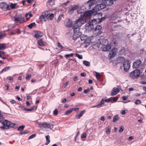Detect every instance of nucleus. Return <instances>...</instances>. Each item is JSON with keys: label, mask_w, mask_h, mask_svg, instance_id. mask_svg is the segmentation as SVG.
Segmentation results:
<instances>
[{"label": "nucleus", "mask_w": 146, "mask_h": 146, "mask_svg": "<svg viewBox=\"0 0 146 146\" xmlns=\"http://www.w3.org/2000/svg\"><path fill=\"white\" fill-rule=\"evenodd\" d=\"M86 19H78L73 25L72 29H73L74 36L77 38L79 37L81 35L82 33L80 31L79 27L84 24L86 22Z\"/></svg>", "instance_id": "1"}, {"label": "nucleus", "mask_w": 146, "mask_h": 146, "mask_svg": "<svg viewBox=\"0 0 146 146\" xmlns=\"http://www.w3.org/2000/svg\"><path fill=\"white\" fill-rule=\"evenodd\" d=\"M15 124L7 120L2 119L0 120V128L2 129H8L9 127H13Z\"/></svg>", "instance_id": "2"}, {"label": "nucleus", "mask_w": 146, "mask_h": 146, "mask_svg": "<svg viewBox=\"0 0 146 146\" xmlns=\"http://www.w3.org/2000/svg\"><path fill=\"white\" fill-rule=\"evenodd\" d=\"M77 13L81 16V17L79 18H84V17L91 18L93 16H94V13L95 11H94L91 10L84 13L83 12V10L81 9L80 10L78 11Z\"/></svg>", "instance_id": "3"}, {"label": "nucleus", "mask_w": 146, "mask_h": 146, "mask_svg": "<svg viewBox=\"0 0 146 146\" xmlns=\"http://www.w3.org/2000/svg\"><path fill=\"white\" fill-rule=\"evenodd\" d=\"M8 28L9 29L7 30V31L10 30L11 29H12L10 33V34L11 35L20 34L21 33L20 27H16L13 25H10L9 26Z\"/></svg>", "instance_id": "4"}, {"label": "nucleus", "mask_w": 146, "mask_h": 146, "mask_svg": "<svg viewBox=\"0 0 146 146\" xmlns=\"http://www.w3.org/2000/svg\"><path fill=\"white\" fill-rule=\"evenodd\" d=\"M119 59L121 61H124L123 64L124 70L125 71H127L130 67V63L129 61L128 60H125L123 57H119Z\"/></svg>", "instance_id": "5"}, {"label": "nucleus", "mask_w": 146, "mask_h": 146, "mask_svg": "<svg viewBox=\"0 0 146 146\" xmlns=\"http://www.w3.org/2000/svg\"><path fill=\"white\" fill-rule=\"evenodd\" d=\"M38 124L39 125L40 127H42L47 130L49 129H52L53 128L54 125L50 123H40Z\"/></svg>", "instance_id": "6"}, {"label": "nucleus", "mask_w": 146, "mask_h": 146, "mask_svg": "<svg viewBox=\"0 0 146 146\" xmlns=\"http://www.w3.org/2000/svg\"><path fill=\"white\" fill-rule=\"evenodd\" d=\"M140 76V71L139 70L136 69L130 74V76L132 78H135Z\"/></svg>", "instance_id": "7"}, {"label": "nucleus", "mask_w": 146, "mask_h": 146, "mask_svg": "<svg viewBox=\"0 0 146 146\" xmlns=\"http://www.w3.org/2000/svg\"><path fill=\"white\" fill-rule=\"evenodd\" d=\"M98 0H89L88 2L89 4V6L90 8L92 10H95V6H96L97 2Z\"/></svg>", "instance_id": "8"}, {"label": "nucleus", "mask_w": 146, "mask_h": 146, "mask_svg": "<svg viewBox=\"0 0 146 146\" xmlns=\"http://www.w3.org/2000/svg\"><path fill=\"white\" fill-rule=\"evenodd\" d=\"M79 7L77 5H71L68 8V12L70 14L72 13L74 11L77 9Z\"/></svg>", "instance_id": "9"}, {"label": "nucleus", "mask_w": 146, "mask_h": 146, "mask_svg": "<svg viewBox=\"0 0 146 146\" xmlns=\"http://www.w3.org/2000/svg\"><path fill=\"white\" fill-rule=\"evenodd\" d=\"M0 7L4 11L9 9V5L7 4L5 2H2L0 3Z\"/></svg>", "instance_id": "10"}, {"label": "nucleus", "mask_w": 146, "mask_h": 146, "mask_svg": "<svg viewBox=\"0 0 146 146\" xmlns=\"http://www.w3.org/2000/svg\"><path fill=\"white\" fill-rule=\"evenodd\" d=\"M73 24V22L70 19H66L64 21L65 25L67 27H72Z\"/></svg>", "instance_id": "11"}, {"label": "nucleus", "mask_w": 146, "mask_h": 146, "mask_svg": "<svg viewBox=\"0 0 146 146\" xmlns=\"http://www.w3.org/2000/svg\"><path fill=\"white\" fill-rule=\"evenodd\" d=\"M117 49L116 48H114L112 49L110 52L109 57L110 58H112L116 54Z\"/></svg>", "instance_id": "12"}, {"label": "nucleus", "mask_w": 146, "mask_h": 146, "mask_svg": "<svg viewBox=\"0 0 146 146\" xmlns=\"http://www.w3.org/2000/svg\"><path fill=\"white\" fill-rule=\"evenodd\" d=\"M142 62L140 60H137L133 64V67L135 68H139Z\"/></svg>", "instance_id": "13"}, {"label": "nucleus", "mask_w": 146, "mask_h": 146, "mask_svg": "<svg viewBox=\"0 0 146 146\" xmlns=\"http://www.w3.org/2000/svg\"><path fill=\"white\" fill-rule=\"evenodd\" d=\"M34 37L36 38H38L43 36V33L39 31H36L35 32Z\"/></svg>", "instance_id": "14"}, {"label": "nucleus", "mask_w": 146, "mask_h": 146, "mask_svg": "<svg viewBox=\"0 0 146 146\" xmlns=\"http://www.w3.org/2000/svg\"><path fill=\"white\" fill-rule=\"evenodd\" d=\"M94 28V26L93 24L89 23H88V25L86 27V30L88 32L90 31Z\"/></svg>", "instance_id": "15"}, {"label": "nucleus", "mask_w": 146, "mask_h": 146, "mask_svg": "<svg viewBox=\"0 0 146 146\" xmlns=\"http://www.w3.org/2000/svg\"><path fill=\"white\" fill-rule=\"evenodd\" d=\"M106 5L105 3H102L100 5L96 7V11H99L106 7Z\"/></svg>", "instance_id": "16"}, {"label": "nucleus", "mask_w": 146, "mask_h": 146, "mask_svg": "<svg viewBox=\"0 0 146 146\" xmlns=\"http://www.w3.org/2000/svg\"><path fill=\"white\" fill-rule=\"evenodd\" d=\"M50 13L49 11H45L42 13L41 15L39 17V18H45L47 17Z\"/></svg>", "instance_id": "17"}, {"label": "nucleus", "mask_w": 146, "mask_h": 146, "mask_svg": "<svg viewBox=\"0 0 146 146\" xmlns=\"http://www.w3.org/2000/svg\"><path fill=\"white\" fill-rule=\"evenodd\" d=\"M102 27L99 25H98L96 27L95 29V31L98 34H100L102 33Z\"/></svg>", "instance_id": "18"}, {"label": "nucleus", "mask_w": 146, "mask_h": 146, "mask_svg": "<svg viewBox=\"0 0 146 146\" xmlns=\"http://www.w3.org/2000/svg\"><path fill=\"white\" fill-rule=\"evenodd\" d=\"M102 50L103 51H109L111 48V45L108 44L102 46Z\"/></svg>", "instance_id": "19"}, {"label": "nucleus", "mask_w": 146, "mask_h": 146, "mask_svg": "<svg viewBox=\"0 0 146 146\" xmlns=\"http://www.w3.org/2000/svg\"><path fill=\"white\" fill-rule=\"evenodd\" d=\"M119 88H114L112 90L110 95L111 96H113L117 94L119 92Z\"/></svg>", "instance_id": "20"}, {"label": "nucleus", "mask_w": 146, "mask_h": 146, "mask_svg": "<svg viewBox=\"0 0 146 146\" xmlns=\"http://www.w3.org/2000/svg\"><path fill=\"white\" fill-rule=\"evenodd\" d=\"M102 101L103 100L101 101L99 104L97 105L92 106V108H99L101 107H103V106H104V104L102 102Z\"/></svg>", "instance_id": "21"}, {"label": "nucleus", "mask_w": 146, "mask_h": 146, "mask_svg": "<svg viewBox=\"0 0 146 146\" xmlns=\"http://www.w3.org/2000/svg\"><path fill=\"white\" fill-rule=\"evenodd\" d=\"M85 112V110L81 111L79 113H77L75 115V117L77 119H79L84 114Z\"/></svg>", "instance_id": "22"}, {"label": "nucleus", "mask_w": 146, "mask_h": 146, "mask_svg": "<svg viewBox=\"0 0 146 146\" xmlns=\"http://www.w3.org/2000/svg\"><path fill=\"white\" fill-rule=\"evenodd\" d=\"M36 108H37L36 106H34L29 108H24L23 110L26 111H31L34 110L35 109L36 110Z\"/></svg>", "instance_id": "23"}, {"label": "nucleus", "mask_w": 146, "mask_h": 146, "mask_svg": "<svg viewBox=\"0 0 146 146\" xmlns=\"http://www.w3.org/2000/svg\"><path fill=\"white\" fill-rule=\"evenodd\" d=\"M113 2V0H104V3H106V5H112Z\"/></svg>", "instance_id": "24"}, {"label": "nucleus", "mask_w": 146, "mask_h": 146, "mask_svg": "<svg viewBox=\"0 0 146 146\" xmlns=\"http://www.w3.org/2000/svg\"><path fill=\"white\" fill-rule=\"evenodd\" d=\"M100 42V44L102 45V46L108 44V41L106 39H102Z\"/></svg>", "instance_id": "25"}, {"label": "nucleus", "mask_w": 146, "mask_h": 146, "mask_svg": "<svg viewBox=\"0 0 146 146\" xmlns=\"http://www.w3.org/2000/svg\"><path fill=\"white\" fill-rule=\"evenodd\" d=\"M37 43L38 45L40 46H43L45 45V42L43 41L42 39L39 40L37 42Z\"/></svg>", "instance_id": "26"}, {"label": "nucleus", "mask_w": 146, "mask_h": 146, "mask_svg": "<svg viewBox=\"0 0 146 146\" xmlns=\"http://www.w3.org/2000/svg\"><path fill=\"white\" fill-rule=\"evenodd\" d=\"M25 19H14L13 21L16 23H22L25 22Z\"/></svg>", "instance_id": "27"}, {"label": "nucleus", "mask_w": 146, "mask_h": 146, "mask_svg": "<svg viewBox=\"0 0 146 146\" xmlns=\"http://www.w3.org/2000/svg\"><path fill=\"white\" fill-rule=\"evenodd\" d=\"M120 15L118 14V13H113L111 16V18H120Z\"/></svg>", "instance_id": "28"}, {"label": "nucleus", "mask_w": 146, "mask_h": 146, "mask_svg": "<svg viewBox=\"0 0 146 146\" xmlns=\"http://www.w3.org/2000/svg\"><path fill=\"white\" fill-rule=\"evenodd\" d=\"M104 0H98L97 1V3L96 4V6H95V10H96V7L100 5L102 3H104Z\"/></svg>", "instance_id": "29"}, {"label": "nucleus", "mask_w": 146, "mask_h": 146, "mask_svg": "<svg viewBox=\"0 0 146 146\" xmlns=\"http://www.w3.org/2000/svg\"><path fill=\"white\" fill-rule=\"evenodd\" d=\"M10 69V66H7L3 69L0 72V74L3 73V72L7 71L8 70H9Z\"/></svg>", "instance_id": "30"}, {"label": "nucleus", "mask_w": 146, "mask_h": 146, "mask_svg": "<svg viewBox=\"0 0 146 146\" xmlns=\"http://www.w3.org/2000/svg\"><path fill=\"white\" fill-rule=\"evenodd\" d=\"M50 136L49 135H47L46 136V142L45 144L46 145H48L50 142Z\"/></svg>", "instance_id": "31"}, {"label": "nucleus", "mask_w": 146, "mask_h": 146, "mask_svg": "<svg viewBox=\"0 0 146 146\" xmlns=\"http://www.w3.org/2000/svg\"><path fill=\"white\" fill-rule=\"evenodd\" d=\"M94 11H95V13H94V16L95 15L96 16H98L99 17H100V18H104L103 17H102V14L101 13H98L97 14V12L96 10H94Z\"/></svg>", "instance_id": "32"}, {"label": "nucleus", "mask_w": 146, "mask_h": 146, "mask_svg": "<svg viewBox=\"0 0 146 146\" xmlns=\"http://www.w3.org/2000/svg\"><path fill=\"white\" fill-rule=\"evenodd\" d=\"M6 48V44L5 43L0 44V50H3Z\"/></svg>", "instance_id": "33"}, {"label": "nucleus", "mask_w": 146, "mask_h": 146, "mask_svg": "<svg viewBox=\"0 0 146 146\" xmlns=\"http://www.w3.org/2000/svg\"><path fill=\"white\" fill-rule=\"evenodd\" d=\"M89 23H92L94 25V24H96L97 23V19H93L90 20Z\"/></svg>", "instance_id": "34"}, {"label": "nucleus", "mask_w": 146, "mask_h": 146, "mask_svg": "<svg viewBox=\"0 0 146 146\" xmlns=\"http://www.w3.org/2000/svg\"><path fill=\"white\" fill-rule=\"evenodd\" d=\"M119 119V117L118 115H115L113 117V122H115Z\"/></svg>", "instance_id": "35"}, {"label": "nucleus", "mask_w": 146, "mask_h": 146, "mask_svg": "<svg viewBox=\"0 0 146 146\" xmlns=\"http://www.w3.org/2000/svg\"><path fill=\"white\" fill-rule=\"evenodd\" d=\"M25 16L26 18H30L33 17V15L31 13H27L26 14Z\"/></svg>", "instance_id": "36"}, {"label": "nucleus", "mask_w": 146, "mask_h": 146, "mask_svg": "<svg viewBox=\"0 0 146 146\" xmlns=\"http://www.w3.org/2000/svg\"><path fill=\"white\" fill-rule=\"evenodd\" d=\"M83 64L86 66H89L90 65V63L88 61L84 60L83 61Z\"/></svg>", "instance_id": "37"}, {"label": "nucleus", "mask_w": 146, "mask_h": 146, "mask_svg": "<svg viewBox=\"0 0 146 146\" xmlns=\"http://www.w3.org/2000/svg\"><path fill=\"white\" fill-rule=\"evenodd\" d=\"M110 129H111L110 127H107L106 128V132L108 134H109L110 133Z\"/></svg>", "instance_id": "38"}, {"label": "nucleus", "mask_w": 146, "mask_h": 146, "mask_svg": "<svg viewBox=\"0 0 146 146\" xmlns=\"http://www.w3.org/2000/svg\"><path fill=\"white\" fill-rule=\"evenodd\" d=\"M25 127L24 125H21L20 126L18 129V130L19 131H22L23 130Z\"/></svg>", "instance_id": "39"}, {"label": "nucleus", "mask_w": 146, "mask_h": 146, "mask_svg": "<svg viewBox=\"0 0 146 146\" xmlns=\"http://www.w3.org/2000/svg\"><path fill=\"white\" fill-rule=\"evenodd\" d=\"M96 74V76L98 80H99L100 78V75L99 73L95 72Z\"/></svg>", "instance_id": "40"}, {"label": "nucleus", "mask_w": 146, "mask_h": 146, "mask_svg": "<svg viewBox=\"0 0 146 146\" xmlns=\"http://www.w3.org/2000/svg\"><path fill=\"white\" fill-rule=\"evenodd\" d=\"M102 100H103L102 102L104 104V102H110V99L109 98L108 99H104V98H102L101 101H102Z\"/></svg>", "instance_id": "41"}, {"label": "nucleus", "mask_w": 146, "mask_h": 146, "mask_svg": "<svg viewBox=\"0 0 146 146\" xmlns=\"http://www.w3.org/2000/svg\"><path fill=\"white\" fill-rule=\"evenodd\" d=\"M86 133H84L81 136V138L82 139H84V140H85L86 139Z\"/></svg>", "instance_id": "42"}, {"label": "nucleus", "mask_w": 146, "mask_h": 146, "mask_svg": "<svg viewBox=\"0 0 146 146\" xmlns=\"http://www.w3.org/2000/svg\"><path fill=\"white\" fill-rule=\"evenodd\" d=\"M124 130V128L123 126H121L120 127V129L119 130V133H122Z\"/></svg>", "instance_id": "43"}, {"label": "nucleus", "mask_w": 146, "mask_h": 146, "mask_svg": "<svg viewBox=\"0 0 146 146\" xmlns=\"http://www.w3.org/2000/svg\"><path fill=\"white\" fill-rule=\"evenodd\" d=\"M35 25V23H33L29 24L28 27L30 29H32V27Z\"/></svg>", "instance_id": "44"}, {"label": "nucleus", "mask_w": 146, "mask_h": 146, "mask_svg": "<svg viewBox=\"0 0 146 146\" xmlns=\"http://www.w3.org/2000/svg\"><path fill=\"white\" fill-rule=\"evenodd\" d=\"M6 34L5 33L2 34L0 33V39H2L5 37L6 36Z\"/></svg>", "instance_id": "45"}, {"label": "nucleus", "mask_w": 146, "mask_h": 146, "mask_svg": "<svg viewBox=\"0 0 146 146\" xmlns=\"http://www.w3.org/2000/svg\"><path fill=\"white\" fill-rule=\"evenodd\" d=\"M120 52L121 53L122 55H124V54L125 55L126 53V52L125 50V49L124 48H123V49H122L121 50Z\"/></svg>", "instance_id": "46"}, {"label": "nucleus", "mask_w": 146, "mask_h": 146, "mask_svg": "<svg viewBox=\"0 0 146 146\" xmlns=\"http://www.w3.org/2000/svg\"><path fill=\"white\" fill-rule=\"evenodd\" d=\"M73 55V53H71L69 54H65L64 56L65 57L67 58H68L70 56L72 57Z\"/></svg>", "instance_id": "47"}, {"label": "nucleus", "mask_w": 146, "mask_h": 146, "mask_svg": "<svg viewBox=\"0 0 146 146\" xmlns=\"http://www.w3.org/2000/svg\"><path fill=\"white\" fill-rule=\"evenodd\" d=\"M16 5V3L13 4L11 3L10 4V6L12 8L15 9V8Z\"/></svg>", "instance_id": "48"}, {"label": "nucleus", "mask_w": 146, "mask_h": 146, "mask_svg": "<svg viewBox=\"0 0 146 146\" xmlns=\"http://www.w3.org/2000/svg\"><path fill=\"white\" fill-rule=\"evenodd\" d=\"M141 103V101L139 100H137L134 103L137 105H138Z\"/></svg>", "instance_id": "49"}, {"label": "nucleus", "mask_w": 146, "mask_h": 146, "mask_svg": "<svg viewBox=\"0 0 146 146\" xmlns=\"http://www.w3.org/2000/svg\"><path fill=\"white\" fill-rule=\"evenodd\" d=\"M76 56L80 59H82V55H80L78 54H76Z\"/></svg>", "instance_id": "50"}, {"label": "nucleus", "mask_w": 146, "mask_h": 146, "mask_svg": "<svg viewBox=\"0 0 146 146\" xmlns=\"http://www.w3.org/2000/svg\"><path fill=\"white\" fill-rule=\"evenodd\" d=\"M72 111V109L70 110L67 111H66L65 113V114L66 115H67L71 113Z\"/></svg>", "instance_id": "51"}, {"label": "nucleus", "mask_w": 146, "mask_h": 146, "mask_svg": "<svg viewBox=\"0 0 146 146\" xmlns=\"http://www.w3.org/2000/svg\"><path fill=\"white\" fill-rule=\"evenodd\" d=\"M58 113V110L57 109H55L53 111V114L55 115H56Z\"/></svg>", "instance_id": "52"}, {"label": "nucleus", "mask_w": 146, "mask_h": 146, "mask_svg": "<svg viewBox=\"0 0 146 146\" xmlns=\"http://www.w3.org/2000/svg\"><path fill=\"white\" fill-rule=\"evenodd\" d=\"M36 136V135L35 134H33L31 136H30L29 137V139H30L33 138L34 137H35Z\"/></svg>", "instance_id": "53"}, {"label": "nucleus", "mask_w": 146, "mask_h": 146, "mask_svg": "<svg viewBox=\"0 0 146 146\" xmlns=\"http://www.w3.org/2000/svg\"><path fill=\"white\" fill-rule=\"evenodd\" d=\"M105 19H97V21L98 23L99 24L101 23Z\"/></svg>", "instance_id": "54"}, {"label": "nucleus", "mask_w": 146, "mask_h": 146, "mask_svg": "<svg viewBox=\"0 0 146 146\" xmlns=\"http://www.w3.org/2000/svg\"><path fill=\"white\" fill-rule=\"evenodd\" d=\"M28 133H29L28 131H25L20 132V134L21 135H23V134H27Z\"/></svg>", "instance_id": "55"}, {"label": "nucleus", "mask_w": 146, "mask_h": 146, "mask_svg": "<svg viewBox=\"0 0 146 146\" xmlns=\"http://www.w3.org/2000/svg\"><path fill=\"white\" fill-rule=\"evenodd\" d=\"M49 15L48 18H52L54 17V14L52 13Z\"/></svg>", "instance_id": "56"}, {"label": "nucleus", "mask_w": 146, "mask_h": 146, "mask_svg": "<svg viewBox=\"0 0 146 146\" xmlns=\"http://www.w3.org/2000/svg\"><path fill=\"white\" fill-rule=\"evenodd\" d=\"M58 46L61 49H62L63 48V46L59 42H58Z\"/></svg>", "instance_id": "57"}, {"label": "nucleus", "mask_w": 146, "mask_h": 146, "mask_svg": "<svg viewBox=\"0 0 146 146\" xmlns=\"http://www.w3.org/2000/svg\"><path fill=\"white\" fill-rule=\"evenodd\" d=\"M90 91V90L89 89H86L84 90V92L85 94H87L88 92H89Z\"/></svg>", "instance_id": "58"}, {"label": "nucleus", "mask_w": 146, "mask_h": 146, "mask_svg": "<svg viewBox=\"0 0 146 146\" xmlns=\"http://www.w3.org/2000/svg\"><path fill=\"white\" fill-rule=\"evenodd\" d=\"M31 77V75H29L26 77V78L27 80H29L30 78Z\"/></svg>", "instance_id": "59"}, {"label": "nucleus", "mask_w": 146, "mask_h": 146, "mask_svg": "<svg viewBox=\"0 0 146 146\" xmlns=\"http://www.w3.org/2000/svg\"><path fill=\"white\" fill-rule=\"evenodd\" d=\"M118 98L117 97H113V101L114 102L118 100Z\"/></svg>", "instance_id": "60"}, {"label": "nucleus", "mask_w": 146, "mask_h": 146, "mask_svg": "<svg viewBox=\"0 0 146 146\" xmlns=\"http://www.w3.org/2000/svg\"><path fill=\"white\" fill-rule=\"evenodd\" d=\"M10 102L12 104H15L16 103V101L14 100L13 99L10 101Z\"/></svg>", "instance_id": "61"}, {"label": "nucleus", "mask_w": 146, "mask_h": 146, "mask_svg": "<svg viewBox=\"0 0 146 146\" xmlns=\"http://www.w3.org/2000/svg\"><path fill=\"white\" fill-rule=\"evenodd\" d=\"M79 109V108H73L72 109V110L73 111H76L78 110Z\"/></svg>", "instance_id": "62"}, {"label": "nucleus", "mask_w": 146, "mask_h": 146, "mask_svg": "<svg viewBox=\"0 0 146 146\" xmlns=\"http://www.w3.org/2000/svg\"><path fill=\"white\" fill-rule=\"evenodd\" d=\"M80 75L82 77H85L86 75L84 73L82 72L80 74Z\"/></svg>", "instance_id": "63"}, {"label": "nucleus", "mask_w": 146, "mask_h": 146, "mask_svg": "<svg viewBox=\"0 0 146 146\" xmlns=\"http://www.w3.org/2000/svg\"><path fill=\"white\" fill-rule=\"evenodd\" d=\"M128 98V97L126 96H123L122 97V99L123 100H126Z\"/></svg>", "instance_id": "64"}]
</instances>
